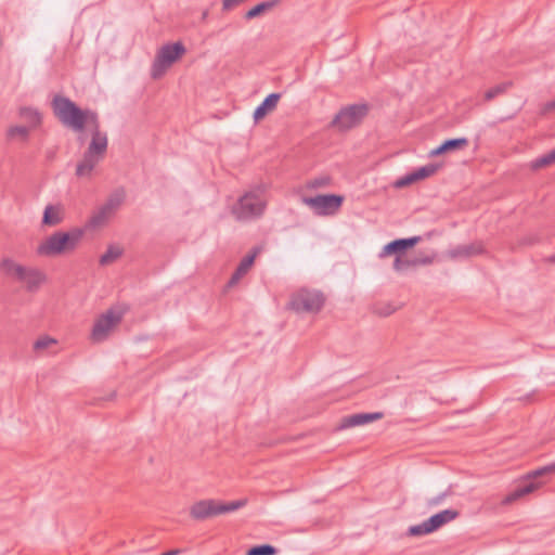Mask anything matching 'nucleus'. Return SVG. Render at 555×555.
I'll use <instances>...</instances> for the list:
<instances>
[{
  "label": "nucleus",
  "instance_id": "nucleus-9",
  "mask_svg": "<svg viewBox=\"0 0 555 555\" xmlns=\"http://www.w3.org/2000/svg\"><path fill=\"white\" fill-rule=\"evenodd\" d=\"M126 197L124 189H117L109 194L104 204H102L91 216L88 227L91 229L105 224L115 212L121 207Z\"/></svg>",
  "mask_w": 555,
  "mask_h": 555
},
{
  "label": "nucleus",
  "instance_id": "nucleus-20",
  "mask_svg": "<svg viewBox=\"0 0 555 555\" xmlns=\"http://www.w3.org/2000/svg\"><path fill=\"white\" fill-rule=\"evenodd\" d=\"M539 486L540 485L538 482L526 480L506 495V498L504 499V503H513L518 499L533 492L535 489L539 488Z\"/></svg>",
  "mask_w": 555,
  "mask_h": 555
},
{
  "label": "nucleus",
  "instance_id": "nucleus-36",
  "mask_svg": "<svg viewBox=\"0 0 555 555\" xmlns=\"http://www.w3.org/2000/svg\"><path fill=\"white\" fill-rule=\"evenodd\" d=\"M545 109H555V100L545 105Z\"/></svg>",
  "mask_w": 555,
  "mask_h": 555
},
{
  "label": "nucleus",
  "instance_id": "nucleus-8",
  "mask_svg": "<svg viewBox=\"0 0 555 555\" xmlns=\"http://www.w3.org/2000/svg\"><path fill=\"white\" fill-rule=\"evenodd\" d=\"M324 305V296L321 292L308 288H301L292 295L288 308L297 313H315Z\"/></svg>",
  "mask_w": 555,
  "mask_h": 555
},
{
  "label": "nucleus",
  "instance_id": "nucleus-37",
  "mask_svg": "<svg viewBox=\"0 0 555 555\" xmlns=\"http://www.w3.org/2000/svg\"><path fill=\"white\" fill-rule=\"evenodd\" d=\"M550 261L555 262V254L550 257Z\"/></svg>",
  "mask_w": 555,
  "mask_h": 555
},
{
  "label": "nucleus",
  "instance_id": "nucleus-4",
  "mask_svg": "<svg viewBox=\"0 0 555 555\" xmlns=\"http://www.w3.org/2000/svg\"><path fill=\"white\" fill-rule=\"evenodd\" d=\"M266 205L264 190L256 188L246 192L238 198L232 208V212L237 220H251L263 214Z\"/></svg>",
  "mask_w": 555,
  "mask_h": 555
},
{
  "label": "nucleus",
  "instance_id": "nucleus-14",
  "mask_svg": "<svg viewBox=\"0 0 555 555\" xmlns=\"http://www.w3.org/2000/svg\"><path fill=\"white\" fill-rule=\"evenodd\" d=\"M260 250V247L253 248V250L240 261L236 270L234 271L228 283L229 287L236 285L240 282V280L249 271Z\"/></svg>",
  "mask_w": 555,
  "mask_h": 555
},
{
  "label": "nucleus",
  "instance_id": "nucleus-13",
  "mask_svg": "<svg viewBox=\"0 0 555 555\" xmlns=\"http://www.w3.org/2000/svg\"><path fill=\"white\" fill-rule=\"evenodd\" d=\"M421 241L420 236H413L408 238H399L395 240L388 244H386L383 249L379 253L380 258H385L389 255H397L400 256L402 251H404L408 248L413 247Z\"/></svg>",
  "mask_w": 555,
  "mask_h": 555
},
{
  "label": "nucleus",
  "instance_id": "nucleus-29",
  "mask_svg": "<svg viewBox=\"0 0 555 555\" xmlns=\"http://www.w3.org/2000/svg\"><path fill=\"white\" fill-rule=\"evenodd\" d=\"M431 532H434V531L429 527L427 519L425 521H423L422 524L411 526L408 529V534L412 535V537L425 535V534H428Z\"/></svg>",
  "mask_w": 555,
  "mask_h": 555
},
{
  "label": "nucleus",
  "instance_id": "nucleus-12",
  "mask_svg": "<svg viewBox=\"0 0 555 555\" xmlns=\"http://www.w3.org/2000/svg\"><path fill=\"white\" fill-rule=\"evenodd\" d=\"M66 217L65 206L61 203L49 204L44 207L41 224L43 227H57Z\"/></svg>",
  "mask_w": 555,
  "mask_h": 555
},
{
  "label": "nucleus",
  "instance_id": "nucleus-28",
  "mask_svg": "<svg viewBox=\"0 0 555 555\" xmlns=\"http://www.w3.org/2000/svg\"><path fill=\"white\" fill-rule=\"evenodd\" d=\"M553 163H555V149L553 151H551L550 153L542 155L541 157L532 160L531 168L537 170L542 167L548 166Z\"/></svg>",
  "mask_w": 555,
  "mask_h": 555
},
{
  "label": "nucleus",
  "instance_id": "nucleus-22",
  "mask_svg": "<svg viewBox=\"0 0 555 555\" xmlns=\"http://www.w3.org/2000/svg\"><path fill=\"white\" fill-rule=\"evenodd\" d=\"M482 251V247L480 244H469V245H463L459 246L451 250L450 255L453 258H464V257H470L478 255Z\"/></svg>",
  "mask_w": 555,
  "mask_h": 555
},
{
  "label": "nucleus",
  "instance_id": "nucleus-23",
  "mask_svg": "<svg viewBox=\"0 0 555 555\" xmlns=\"http://www.w3.org/2000/svg\"><path fill=\"white\" fill-rule=\"evenodd\" d=\"M482 251V247L480 244H469V245H463L459 246L451 250L450 255L453 258H464V257H470L478 255Z\"/></svg>",
  "mask_w": 555,
  "mask_h": 555
},
{
  "label": "nucleus",
  "instance_id": "nucleus-2",
  "mask_svg": "<svg viewBox=\"0 0 555 555\" xmlns=\"http://www.w3.org/2000/svg\"><path fill=\"white\" fill-rule=\"evenodd\" d=\"M83 235L85 230L81 228L55 231L37 245L36 254L39 257L52 258L73 253L80 244Z\"/></svg>",
  "mask_w": 555,
  "mask_h": 555
},
{
  "label": "nucleus",
  "instance_id": "nucleus-35",
  "mask_svg": "<svg viewBox=\"0 0 555 555\" xmlns=\"http://www.w3.org/2000/svg\"><path fill=\"white\" fill-rule=\"evenodd\" d=\"M446 496H447V493H441V494H439V495H437L435 498H431L428 501V505L429 506H437V505H439L444 500Z\"/></svg>",
  "mask_w": 555,
  "mask_h": 555
},
{
  "label": "nucleus",
  "instance_id": "nucleus-30",
  "mask_svg": "<svg viewBox=\"0 0 555 555\" xmlns=\"http://www.w3.org/2000/svg\"><path fill=\"white\" fill-rule=\"evenodd\" d=\"M278 550L270 544L256 545L248 550L246 555H275Z\"/></svg>",
  "mask_w": 555,
  "mask_h": 555
},
{
  "label": "nucleus",
  "instance_id": "nucleus-1",
  "mask_svg": "<svg viewBox=\"0 0 555 555\" xmlns=\"http://www.w3.org/2000/svg\"><path fill=\"white\" fill-rule=\"evenodd\" d=\"M51 105L54 115L65 127L75 132L90 128L91 141L75 170L77 178L90 180L96 166L103 160L108 144L106 133L99 129L98 115L90 109H80L70 99L62 95H55Z\"/></svg>",
  "mask_w": 555,
  "mask_h": 555
},
{
  "label": "nucleus",
  "instance_id": "nucleus-38",
  "mask_svg": "<svg viewBox=\"0 0 555 555\" xmlns=\"http://www.w3.org/2000/svg\"><path fill=\"white\" fill-rule=\"evenodd\" d=\"M207 14H208V13H207V11H205V12L203 13V18H206V17H207Z\"/></svg>",
  "mask_w": 555,
  "mask_h": 555
},
{
  "label": "nucleus",
  "instance_id": "nucleus-25",
  "mask_svg": "<svg viewBox=\"0 0 555 555\" xmlns=\"http://www.w3.org/2000/svg\"><path fill=\"white\" fill-rule=\"evenodd\" d=\"M280 2H281V0H268V1L260 2L246 12L245 18L253 20V18L259 16L261 13L273 9L278 4H280Z\"/></svg>",
  "mask_w": 555,
  "mask_h": 555
},
{
  "label": "nucleus",
  "instance_id": "nucleus-5",
  "mask_svg": "<svg viewBox=\"0 0 555 555\" xmlns=\"http://www.w3.org/2000/svg\"><path fill=\"white\" fill-rule=\"evenodd\" d=\"M126 307L121 305H117L111 307L105 312L100 314L93 323L90 339L94 344H100L105 341L109 335L115 331V328L120 324L125 314Z\"/></svg>",
  "mask_w": 555,
  "mask_h": 555
},
{
  "label": "nucleus",
  "instance_id": "nucleus-10",
  "mask_svg": "<svg viewBox=\"0 0 555 555\" xmlns=\"http://www.w3.org/2000/svg\"><path fill=\"white\" fill-rule=\"evenodd\" d=\"M301 202L309 207L314 215L325 217L334 216L339 211L344 197L336 194H323L311 197L304 196Z\"/></svg>",
  "mask_w": 555,
  "mask_h": 555
},
{
  "label": "nucleus",
  "instance_id": "nucleus-32",
  "mask_svg": "<svg viewBox=\"0 0 555 555\" xmlns=\"http://www.w3.org/2000/svg\"><path fill=\"white\" fill-rule=\"evenodd\" d=\"M56 344V340L50 336H42L40 338H38L35 343H34V350L35 351H42V350H46L48 349L50 346H53Z\"/></svg>",
  "mask_w": 555,
  "mask_h": 555
},
{
  "label": "nucleus",
  "instance_id": "nucleus-7",
  "mask_svg": "<svg viewBox=\"0 0 555 555\" xmlns=\"http://www.w3.org/2000/svg\"><path fill=\"white\" fill-rule=\"evenodd\" d=\"M185 53V48L181 42H175L163 46L152 64L151 76L158 79L165 75L167 69Z\"/></svg>",
  "mask_w": 555,
  "mask_h": 555
},
{
  "label": "nucleus",
  "instance_id": "nucleus-27",
  "mask_svg": "<svg viewBox=\"0 0 555 555\" xmlns=\"http://www.w3.org/2000/svg\"><path fill=\"white\" fill-rule=\"evenodd\" d=\"M331 182H332L331 177L323 175V176H319V177L308 180L306 182L305 188L309 191L324 189V188H327L331 184Z\"/></svg>",
  "mask_w": 555,
  "mask_h": 555
},
{
  "label": "nucleus",
  "instance_id": "nucleus-33",
  "mask_svg": "<svg viewBox=\"0 0 555 555\" xmlns=\"http://www.w3.org/2000/svg\"><path fill=\"white\" fill-rule=\"evenodd\" d=\"M555 473V461L548 465H545L537 470H534L532 474L529 475V477H538L544 474H552Z\"/></svg>",
  "mask_w": 555,
  "mask_h": 555
},
{
  "label": "nucleus",
  "instance_id": "nucleus-3",
  "mask_svg": "<svg viewBox=\"0 0 555 555\" xmlns=\"http://www.w3.org/2000/svg\"><path fill=\"white\" fill-rule=\"evenodd\" d=\"M0 269L7 276L23 284L30 293L37 292L47 281V275L42 270L23 266L9 257L1 260Z\"/></svg>",
  "mask_w": 555,
  "mask_h": 555
},
{
  "label": "nucleus",
  "instance_id": "nucleus-31",
  "mask_svg": "<svg viewBox=\"0 0 555 555\" xmlns=\"http://www.w3.org/2000/svg\"><path fill=\"white\" fill-rule=\"evenodd\" d=\"M509 85H511L509 82H504V83H500L495 87L490 88L489 90L486 91L485 99L487 101L493 100L499 94H502L503 92H505V90L509 87Z\"/></svg>",
  "mask_w": 555,
  "mask_h": 555
},
{
  "label": "nucleus",
  "instance_id": "nucleus-19",
  "mask_svg": "<svg viewBox=\"0 0 555 555\" xmlns=\"http://www.w3.org/2000/svg\"><path fill=\"white\" fill-rule=\"evenodd\" d=\"M280 93L269 94L254 112L255 121L261 120L269 112L273 111L280 100Z\"/></svg>",
  "mask_w": 555,
  "mask_h": 555
},
{
  "label": "nucleus",
  "instance_id": "nucleus-15",
  "mask_svg": "<svg viewBox=\"0 0 555 555\" xmlns=\"http://www.w3.org/2000/svg\"><path fill=\"white\" fill-rule=\"evenodd\" d=\"M436 170H437L436 165H426V166L420 167L416 170H414L413 172H410V173L405 175L404 177L398 179L395 182V186L399 188V189L404 188V186L410 185L418 180L430 177L431 175H434L436 172Z\"/></svg>",
  "mask_w": 555,
  "mask_h": 555
},
{
  "label": "nucleus",
  "instance_id": "nucleus-16",
  "mask_svg": "<svg viewBox=\"0 0 555 555\" xmlns=\"http://www.w3.org/2000/svg\"><path fill=\"white\" fill-rule=\"evenodd\" d=\"M383 417V413L375 412V413H358L352 414L349 416H346L341 420V423L339 425V429L356 427V426H362L369 423H372L374 421H377Z\"/></svg>",
  "mask_w": 555,
  "mask_h": 555
},
{
  "label": "nucleus",
  "instance_id": "nucleus-26",
  "mask_svg": "<svg viewBox=\"0 0 555 555\" xmlns=\"http://www.w3.org/2000/svg\"><path fill=\"white\" fill-rule=\"evenodd\" d=\"M31 130L34 129L25 125L11 126L7 130V135L10 140L20 139L22 141H27Z\"/></svg>",
  "mask_w": 555,
  "mask_h": 555
},
{
  "label": "nucleus",
  "instance_id": "nucleus-18",
  "mask_svg": "<svg viewBox=\"0 0 555 555\" xmlns=\"http://www.w3.org/2000/svg\"><path fill=\"white\" fill-rule=\"evenodd\" d=\"M459 516V512L455 509H443L427 519L429 527L433 531H436L443 525L454 520Z\"/></svg>",
  "mask_w": 555,
  "mask_h": 555
},
{
  "label": "nucleus",
  "instance_id": "nucleus-21",
  "mask_svg": "<svg viewBox=\"0 0 555 555\" xmlns=\"http://www.w3.org/2000/svg\"><path fill=\"white\" fill-rule=\"evenodd\" d=\"M468 144L466 138L450 139L441 143L438 147L429 152V156H438L447 152L455 151L465 147Z\"/></svg>",
  "mask_w": 555,
  "mask_h": 555
},
{
  "label": "nucleus",
  "instance_id": "nucleus-11",
  "mask_svg": "<svg viewBox=\"0 0 555 555\" xmlns=\"http://www.w3.org/2000/svg\"><path fill=\"white\" fill-rule=\"evenodd\" d=\"M367 113L366 105H350L343 108L333 120L334 126L347 130L357 126Z\"/></svg>",
  "mask_w": 555,
  "mask_h": 555
},
{
  "label": "nucleus",
  "instance_id": "nucleus-24",
  "mask_svg": "<svg viewBox=\"0 0 555 555\" xmlns=\"http://www.w3.org/2000/svg\"><path fill=\"white\" fill-rule=\"evenodd\" d=\"M122 254V247H120L119 245L112 244L107 247L106 251L100 257L99 262L101 266H108L115 262L117 259H119Z\"/></svg>",
  "mask_w": 555,
  "mask_h": 555
},
{
  "label": "nucleus",
  "instance_id": "nucleus-34",
  "mask_svg": "<svg viewBox=\"0 0 555 555\" xmlns=\"http://www.w3.org/2000/svg\"><path fill=\"white\" fill-rule=\"evenodd\" d=\"M410 264H411L410 261L403 260V259H401L400 256H397L395 261H393V269L397 270V271H400V270H403L404 268H406Z\"/></svg>",
  "mask_w": 555,
  "mask_h": 555
},
{
  "label": "nucleus",
  "instance_id": "nucleus-17",
  "mask_svg": "<svg viewBox=\"0 0 555 555\" xmlns=\"http://www.w3.org/2000/svg\"><path fill=\"white\" fill-rule=\"evenodd\" d=\"M18 117L26 122L25 126L37 129L42 122V114L33 106H21L17 111Z\"/></svg>",
  "mask_w": 555,
  "mask_h": 555
},
{
  "label": "nucleus",
  "instance_id": "nucleus-6",
  "mask_svg": "<svg viewBox=\"0 0 555 555\" xmlns=\"http://www.w3.org/2000/svg\"><path fill=\"white\" fill-rule=\"evenodd\" d=\"M246 499L223 503L216 500H201L195 502L190 508V515L196 520H205L221 514L231 513L244 507Z\"/></svg>",
  "mask_w": 555,
  "mask_h": 555
}]
</instances>
